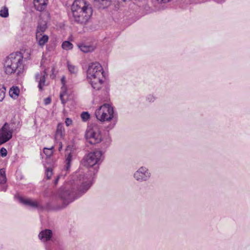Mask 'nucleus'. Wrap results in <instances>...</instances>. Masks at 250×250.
<instances>
[{
    "label": "nucleus",
    "instance_id": "nucleus-1",
    "mask_svg": "<svg viewBox=\"0 0 250 250\" xmlns=\"http://www.w3.org/2000/svg\"><path fill=\"white\" fill-rule=\"evenodd\" d=\"M103 154L102 151L96 150L84 156L81 163L85 168H79L71 176L64 187L60 189L57 196L62 205H57L56 209L64 208L89 189L103 161Z\"/></svg>",
    "mask_w": 250,
    "mask_h": 250
},
{
    "label": "nucleus",
    "instance_id": "nucleus-2",
    "mask_svg": "<svg viewBox=\"0 0 250 250\" xmlns=\"http://www.w3.org/2000/svg\"><path fill=\"white\" fill-rule=\"evenodd\" d=\"M71 12L69 14L72 21L85 24L92 14V9L90 4L85 0H75L71 6Z\"/></svg>",
    "mask_w": 250,
    "mask_h": 250
},
{
    "label": "nucleus",
    "instance_id": "nucleus-3",
    "mask_svg": "<svg viewBox=\"0 0 250 250\" xmlns=\"http://www.w3.org/2000/svg\"><path fill=\"white\" fill-rule=\"evenodd\" d=\"M23 56L20 52L11 53L3 60L4 72L8 75L17 73L18 75L23 72Z\"/></svg>",
    "mask_w": 250,
    "mask_h": 250
},
{
    "label": "nucleus",
    "instance_id": "nucleus-4",
    "mask_svg": "<svg viewBox=\"0 0 250 250\" xmlns=\"http://www.w3.org/2000/svg\"><path fill=\"white\" fill-rule=\"evenodd\" d=\"M86 141L90 144L95 145L100 142L102 148L105 149L111 143V138L108 134L103 137L101 134V127L97 124H92L88 125L85 134Z\"/></svg>",
    "mask_w": 250,
    "mask_h": 250
},
{
    "label": "nucleus",
    "instance_id": "nucleus-5",
    "mask_svg": "<svg viewBox=\"0 0 250 250\" xmlns=\"http://www.w3.org/2000/svg\"><path fill=\"white\" fill-rule=\"evenodd\" d=\"M103 77V68L99 62H93L88 66L87 78L90 80L89 83L94 89L98 90L101 88Z\"/></svg>",
    "mask_w": 250,
    "mask_h": 250
},
{
    "label": "nucleus",
    "instance_id": "nucleus-6",
    "mask_svg": "<svg viewBox=\"0 0 250 250\" xmlns=\"http://www.w3.org/2000/svg\"><path fill=\"white\" fill-rule=\"evenodd\" d=\"M38 236L42 242L47 243L46 250H65V247L62 243L53 240L51 230H43L40 232Z\"/></svg>",
    "mask_w": 250,
    "mask_h": 250
},
{
    "label": "nucleus",
    "instance_id": "nucleus-7",
    "mask_svg": "<svg viewBox=\"0 0 250 250\" xmlns=\"http://www.w3.org/2000/svg\"><path fill=\"white\" fill-rule=\"evenodd\" d=\"M95 114L96 118L101 122L109 121L113 119L114 123L112 127L116 124L117 118L114 117L113 108L108 104H104L100 106L95 111Z\"/></svg>",
    "mask_w": 250,
    "mask_h": 250
},
{
    "label": "nucleus",
    "instance_id": "nucleus-8",
    "mask_svg": "<svg viewBox=\"0 0 250 250\" xmlns=\"http://www.w3.org/2000/svg\"><path fill=\"white\" fill-rule=\"evenodd\" d=\"M151 174L150 170L146 167H141L136 170L134 174V179L139 182H143L148 181Z\"/></svg>",
    "mask_w": 250,
    "mask_h": 250
},
{
    "label": "nucleus",
    "instance_id": "nucleus-9",
    "mask_svg": "<svg viewBox=\"0 0 250 250\" xmlns=\"http://www.w3.org/2000/svg\"><path fill=\"white\" fill-rule=\"evenodd\" d=\"M13 130L10 129L9 125L6 123L0 129V145L8 141L12 137Z\"/></svg>",
    "mask_w": 250,
    "mask_h": 250
},
{
    "label": "nucleus",
    "instance_id": "nucleus-10",
    "mask_svg": "<svg viewBox=\"0 0 250 250\" xmlns=\"http://www.w3.org/2000/svg\"><path fill=\"white\" fill-rule=\"evenodd\" d=\"M15 198L18 201L22 204L30 207L34 208L42 209L43 208L36 201H34L29 198H24L20 195H16Z\"/></svg>",
    "mask_w": 250,
    "mask_h": 250
},
{
    "label": "nucleus",
    "instance_id": "nucleus-11",
    "mask_svg": "<svg viewBox=\"0 0 250 250\" xmlns=\"http://www.w3.org/2000/svg\"><path fill=\"white\" fill-rule=\"evenodd\" d=\"M65 159L64 161L65 165L64 166L63 170L62 171L63 173L64 171V176H65L67 173H69L70 171L71 164L72 160V155L71 153H69L67 154H65Z\"/></svg>",
    "mask_w": 250,
    "mask_h": 250
},
{
    "label": "nucleus",
    "instance_id": "nucleus-12",
    "mask_svg": "<svg viewBox=\"0 0 250 250\" xmlns=\"http://www.w3.org/2000/svg\"><path fill=\"white\" fill-rule=\"evenodd\" d=\"M35 8L39 11H42L45 10L48 3V0H34Z\"/></svg>",
    "mask_w": 250,
    "mask_h": 250
},
{
    "label": "nucleus",
    "instance_id": "nucleus-13",
    "mask_svg": "<svg viewBox=\"0 0 250 250\" xmlns=\"http://www.w3.org/2000/svg\"><path fill=\"white\" fill-rule=\"evenodd\" d=\"M6 182L5 171L4 168H1L0 169V191H5L6 190Z\"/></svg>",
    "mask_w": 250,
    "mask_h": 250
},
{
    "label": "nucleus",
    "instance_id": "nucleus-14",
    "mask_svg": "<svg viewBox=\"0 0 250 250\" xmlns=\"http://www.w3.org/2000/svg\"><path fill=\"white\" fill-rule=\"evenodd\" d=\"M155 6L158 10H164L166 8L165 4L170 1V0H156Z\"/></svg>",
    "mask_w": 250,
    "mask_h": 250
},
{
    "label": "nucleus",
    "instance_id": "nucleus-15",
    "mask_svg": "<svg viewBox=\"0 0 250 250\" xmlns=\"http://www.w3.org/2000/svg\"><path fill=\"white\" fill-rule=\"evenodd\" d=\"M36 39L38 41L39 44L41 46H43L45 43L47 42L48 40V37L46 35L40 37V35L37 33Z\"/></svg>",
    "mask_w": 250,
    "mask_h": 250
},
{
    "label": "nucleus",
    "instance_id": "nucleus-16",
    "mask_svg": "<svg viewBox=\"0 0 250 250\" xmlns=\"http://www.w3.org/2000/svg\"><path fill=\"white\" fill-rule=\"evenodd\" d=\"M78 46L80 50L84 53L91 52L95 49V47L94 46L86 45L85 44L78 45Z\"/></svg>",
    "mask_w": 250,
    "mask_h": 250
},
{
    "label": "nucleus",
    "instance_id": "nucleus-17",
    "mask_svg": "<svg viewBox=\"0 0 250 250\" xmlns=\"http://www.w3.org/2000/svg\"><path fill=\"white\" fill-rule=\"evenodd\" d=\"M43 73V76L42 78H41V79L39 80L38 82V87L40 91H42V87L45 85L46 77H47L48 75L46 71V70H44Z\"/></svg>",
    "mask_w": 250,
    "mask_h": 250
},
{
    "label": "nucleus",
    "instance_id": "nucleus-18",
    "mask_svg": "<svg viewBox=\"0 0 250 250\" xmlns=\"http://www.w3.org/2000/svg\"><path fill=\"white\" fill-rule=\"evenodd\" d=\"M20 90L17 87H13L9 90V95L14 99H16L19 94Z\"/></svg>",
    "mask_w": 250,
    "mask_h": 250
},
{
    "label": "nucleus",
    "instance_id": "nucleus-19",
    "mask_svg": "<svg viewBox=\"0 0 250 250\" xmlns=\"http://www.w3.org/2000/svg\"><path fill=\"white\" fill-rule=\"evenodd\" d=\"M64 134V128L62 125L59 124L56 130V136L62 137Z\"/></svg>",
    "mask_w": 250,
    "mask_h": 250
},
{
    "label": "nucleus",
    "instance_id": "nucleus-20",
    "mask_svg": "<svg viewBox=\"0 0 250 250\" xmlns=\"http://www.w3.org/2000/svg\"><path fill=\"white\" fill-rule=\"evenodd\" d=\"M73 45L69 41H64L62 43V47L66 50L72 49Z\"/></svg>",
    "mask_w": 250,
    "mask_h": 250
},
{
    "label": "nucleus",
    "instance_id": "nucleus-21",
    "mask_svg": "<svg viewBox=\"0 0 250 250\" xmlns=\"http://www.w3.org/2000/svg\"><path fill=\"white\" fill-rule=\"evenodd\" d=\"M68 69L69 72L72 74H76L78 72V69L77 66L68 63Z\"/></svg>",
    "mask_w": 250,
    "mask_h": 250
},
{
    "label": "nucleus",
    "instance_id": "nucleus-22",
    "mask_svg": "<svg viewBox=\"0 0 250 250\" xmlns=\"http://www.w3.org/2000/svg\"><path fill=\"white\" fill-rule=\"evenodd\" d=\"M8 9L6 7H4L0 10V16L3 18H6L8 16Z\"/></svg>",
    "mask_w": 250,
    "mask_h": 250
},
{
    "label": "nucleus",
    "instance_id": "nucleus-23",
    "mask_svg": "<svg viewBox=\"0 0 250 250\" xmlns=\"http://www.w3.org/2000/svg\"><path fill=\"white\" fill-rule=\"evenodd\" d=\"M6 88L3 85H0V102L2 101L5 97Z\"/></svg>",
    "mask_w": 250,
    "mask_h": 250
},
{
    "label": "nucleus",
    "instance_id": "nucleus-24",
    "mask_svg": "<svg viewBox=\"0 0 250 250\" xmlns=\"http://www.w3.org/2000/svg\"><path fill=\"white\" fill-rule=\"evenodd\" d=\"M54 148V146H52L50 148H46L45 147L43 148V153L45 154V155L48 157H50L53 154L52 149Z\"/></svg>",
    "mask_w": 250,
    "mask_h": 250
},
{
    "label": "nucleus",
    "instance_id": "nucleus-25",
    "mask_svg": "<svg viewBox=\"0 0 250 250\" xmlns=\"http://www.w3.org/2000/svg\"><path fill=\"white\" fill-rule=\"evenodd\" d=\"M66 95V92L62 91L60 94V98L62 104L64 105L67 101V99L64 98V96Z\"/></svg>",
    "mask_w": 250,
    "mask_h": 250
},
{
    "label": "nucleus",
    "instance_id": "nucleus-26",
    "mask_svg": "<svg viewBox=\"0 0 250 250\" xmlns=\"http://www.w3.org/2000/svg\"><path fill=\"white\" fill-rule=\"evenodd\" d=\"M81 117L82 120L84 122L87 121L90 118V114L88 112H83L82 113Z\"/></svg>",
    "mask_w": 250,
    "mask_h": 250
},
{
    "label": "nucleus",
    "instance_id": "nucleus-27",
    "mask_svg": "<svg viewBox=\"0 0 250 250\" xmlns=\"http://www.w3.org/2000/svg\"><path fill=\"white\" fill-rule=\"evenodd\" d=\"M53 171L51 167H47L45 170V175L47 179H50L52 175Z\"/></svg>",
    "mask_w": 250,
    "mask_h": 250
},
{
    "label": "nucleus",
    "instance_id": "nucleus-28",
    "mask_svg": "<svg viewBox=\"0 0 250 250\" xmlns=\"http://www.w3.org/2000/svg\"><path fill=\"white\" fill-rule=\"evenodd\" d=\"M46 28V26L45 24H39L37 27V33H38V34H39L40 33L43 32L45 31Z\"/></svg>",
    "mask_w": 250,
    "mask_h": 250
},
{
    "label": "nucleus",
    "instance_id": "nucleus-29",
    "mask_svg": "<svg viewBox=\"0 0 250 250\" xmlns=\"http://www.w3.org/2000/svg\"><path fill=\"white\" fill-rule=\"evenodd\" d=\"M156 99V97L153 94H149L146 97V100L149 103L154 102Z\"/></svg>",
    "mask_w": 250,
    "mask_h": 250
},
{
    "label": "nucleus",
    "instance_id": "nucleus-30",
    "mask_svg": "<svg viewBox=\"0 0 250 250\" xmlns=\"http://www.w3.org/2000/svg\"><path fill=\"white\" fill-rule=\"evenodd\" d=\"M7 155V151L4 147H2L0 149V155L2 157H4Z\"/></svg>",
    "mask_w": 250,
    "mask_h": 250
},
{
    "label": "nucleus",
    "instance_id": "nucleus-31",
    "mask_svg": "<svg viewBox=\"0 0 250 250\" xmlns=\"http://www.w3.org/2000/svg\"><path fill=\"white\" fill-rule=\"evenodd\" d=\"M43 74L42 72L37 73L35 75L36 81L39 82V80L43 76Z\"/></svg>",
    "mask_w": 250,
    "mask_h": 250
},
{
    "label": "nucleus",
    "instance_id": "nucleus-32",
    "mask_svg": "<svg viewBox=\"0 0 250 250\" xmlns=\"http://www.w3.org/2000/svg\"><path fill=\"white\" fill-rule=\"evenodd\" d=\"M62 176L64 177V174L62 173L57 176V177H56L54 182V184L55 185H56L58 184L59 179Z\"/></svg>",
    "mask_w": 250,
    "mask_h": 250
},
{
    "label": "nucleus",
    "instance_id": "nucleus-33",
    "mask_svg": "<svg viewBox=\"0 0 250 250\" xmlns=\"http://www.w3.org/2000/svg\"><path fill=\"white\" fill-rule=\"evenodd\" d=\"M102 2V4L105 6L109 5L110 1L108 0H101Z\"/></svg>",
    "mask_w": 250,
    "mask_h": 250
},
{
    "label": "nucleus",
    "instance_id": "nucleus-34",
    "mask_svg": "<svg viewBox=\"0 0 250 250\" xmlns=\"http://www.w3.org/2000/svg\"><path fill=\"white\" fill-rule=\"evenodd\" d=\"M72 120L69 118H67L66 119H65V123L66 125V126H69L71 124H72Z\"/></svg>",
    "mask_w": 250,
    "mask_h": 250
},
{
    "label": "nucleus",
    "instance_id": "nucleus-35",
    "mask_svg": "<svg viewBox=\"0 0 250 250\" xmlns=\"http://www.w3.org/2000/svg\"><path fill=\"white\" fill-rule=\"evenodd\" d=\"M51 100L50 97H47L44 99V104L47 105L51 103Z\"/></svg>",
    "mask_w": 250,
    "mask_h": 250
},
{
    "label": "nucleus",
    "instance_id": "nucleus-36",
    "mask_svg": "<svg viewBox=\"0 0 250 250\" xmlns=\"http://www.w3.org/2000/svg\"><path fill=\"white\" fill-rule=\"evenodd\" d=\"M215 1L218 3H221L224 2L225 0H215Z\"/></svg>",
    "mask_w": 250,
    "mask_h": 250
},
{
    "label": "nucleus",
    "instance_id": "nucleus-37",
    "mask_svg": "<svg viewBox=\"0 0 250 250\" xmlns=\"http://www.w3.org/2000/svg\"><path fill=\"white\" fill-rule=\"evenodd\" d=\"M60 147H59V151H60V150H61V149H62V143H60Z\"/></svg>",
    "mask_w": 250,
    "mask_h": 250
},
{
    "label": "nucleus",
    "instance_id": "nucleus-38",
    "mask_svg": "<svg viewBox=\"0 0 250 250\" xmlns=\"http://www.w3.org/2000/svg\"><path fill=\"white\" fill-rule=\"evenodd\" d=\"M64 77L62 78V82L64 81Z\"/></svg>",
    "mask_w": 250,
    "mask_h": 250
}]
</instances>
